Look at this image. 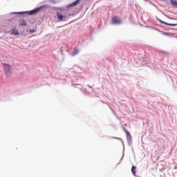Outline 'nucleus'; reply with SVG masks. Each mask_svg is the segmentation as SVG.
<instances>
[{"mask_svg": "<svg viewBox=\"0 0 177 177\" xmlns=\"http://www.w3.org/2000/svg\"><path fill=\"white\" fill-rule=\"evenodd\" d=\"M57 16L58 17L59 21H66V20L68 19L67 12L64 10L58 11L57 12Z\"/></svg>", "mask_w": 177, "mask_h": 177, "instance_id": "1", "label": "nucleus"}, {"mask_svg": "<svg viewBox=\"0 0 177 177\" xmlns=\"http://www.w3.org/2000/svg\"><path fill=\"white\" fill-rule=\"evenodd\" d=\"M42 8H45V6H42L41 7H39L37 8H35V10H32L31 11H26V12H19V15H37V13H38V12H39V10H41V9H42Z\"/></svg>", "mask_w": 177, "mask_h": 177, "instance_id": "2", "label": "nucleus"}, {"mask_svg": "<svg viewBox=\"0 0 177 177\" xmlns=\"http://www.w3.org/2000/svg\"><path fill=\"white\" fill-rule=\"evenodd\" d=\"M3 67L5 71L6 75H7V77H10V74H12V66L8 64H3Z\"/></svg>", "mask_w": 177, "mask_h": 177, "instance_id": "3", "label": "nucleus"}, {"mask_svg": "<svg viewBox=\"0 0 177 177\" xmlns=\"http://www.w3.org/2000/svg\"><path fill=\"white\" fill-rule=\"evenodd\" d=\"M112 24H121V19L115 16L111 19Z\"/></svg>", "mask_w": 177, "mask_h": 177, "instance_id": "4", "label": "nucleus"}, {"mask_svg": "<svg viewBox=\"0 0 177 177\" xmlns=\"http://www.w3.org/2000/svg\"><path fill=\"white\" fill-rule=\"evenodd\" d=\"M124 131H125L126 135H127V140L129 142H131V140H132V136H131V133H129V131H128L127 130H124Z\"/></svg>", "mask_w": 177, "mask_h": 177, "instance_id": "5", "label": "nucleus"}, {"mask_svg": "<svg viewBox=\"0 0 177 177\" xmlns=\"http://www.w3.org/2000/svg\"><path fill=\"white\" fill-rule=\"evenodd\" d=\"M162 24H165V26H169L170 27H176L177 24H168L167 22L162 21Z\"/></svg>", "mask_w": 177, "mask_h": 177, "instance_id": "6", "label": "nucleus"}, {"mask_svg": "<svg viewBox=\"0 0 177 177\" xmlns=\"http://www.w3.org/2000/svg\"><path fill=\"white\" fill-rule=\"evenodd\" d=\"M19 24L21 26H27V23H26V21L24 19H21L19 21Z\"/></svg>", "mask_w": 177, "mask_h": 177, "instance_id": "7", "label": "nucleus"}, {"mask_svg": "<svg viewBox=\"0 0 177 177\" xmlns=\"http://www.w3.org/2000/svg\"><path fill=\"white\" fill-rule=\"evenodd\" d=\"M79 2H80V0H77L76 1L72 3L71 5H69V7L77 6V5H78Z\"/></svg>", "mask_w": 177, "mask_h": 177, "instance_id": "8", "label": "nucleus"}, {"mask_svg": "<svg viewBox=\"0 0 177 177\" xmlns=\"http://www.w3.org/2000/svg\"><path fill=\"white\" fill-rule=\"evenodd\" d=\"M131 172L133 175H136V167L133 166L131 168Z\"/></svg>", "mask_w": 177, "mask_h": 177, "instance_id": "9", "label": "nucleus"}, {"mask_svg": "<svg viewBox=\"0 0 177 177\" xmlns=\"http://www.w3.org/2000/svg\"><path fill=\"white\" fill-rule=\"evenodd\" d=\"M170 2L173 6H177V1L176 0H170Z\"/></svg>", "mask_w": 177, "mask_h": 177, "instance_id": "10", "label": "nucleus"}, {"mask_svg": "<svg viewBox=\"0 0 177 177\" xmlns=\"http://www.w3.org/2000/svg\"><path fill=\"white\" fill-rule=\"evenodd\" d=\"M12 34H15V35H19V30H17V29H12Z\"/></svg>", "mask_w": 177, "mask_h": 177, "instance_id": "11", "label": "nucleus"}, {"mask_svg": "<svg viewBox=\"0 0 177 177\" xmlns=\"http://www.w3.org/2000/svg\"><path fill=\"white\" fill-rule=\"evenodd\" d=\"M75 55H78V50L77 48H74L73 51V56H75Z\"/></svg>", "mask_w": 177, "mask_h": 177, "instance_id": "12", "label": "nucleus"}, {"mask_svg": "<svg viewBox=\"0 0 177 177\" xmlns=\"http://www.w3.org/2000/svg\"><path fill=\"white\" fill-rule=\"evenodd\" d=\"M29 32H30V34H32L33 32H35V30L33 29H30Z\"/></svg>", "mask_w": 177, "mask_h": 177, "instance_id": "13", "label": "nucleus"}]
</instances>
